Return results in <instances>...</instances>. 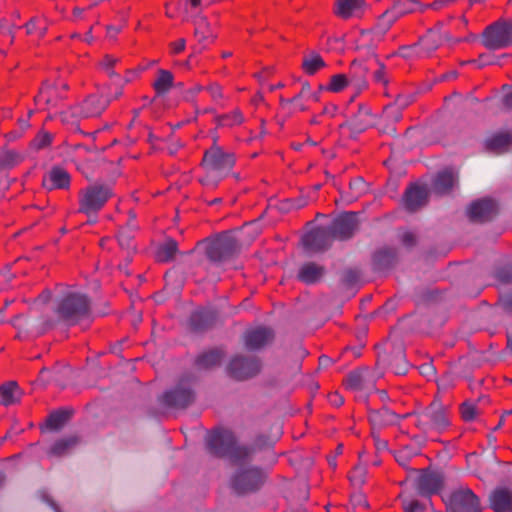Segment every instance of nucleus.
I'll return each mask as SVG.
<instances>
[{"mask_svg": "<svg viewBox=\"0 0 512 512\" xmlns=\"http://www.w3.org/2000/svg\"><path fill=\"white\" fill-rule=\"evenodd\" d=\"M271 445H272V443H271L269 437H267L265 435L257 436L254 441V446L257 447L258 449L270 447Z\"/></svg>", "mask_w": 512, "mask_h": 512, "instance_id": "60", "label": "nucleus"}, {"mask_svg": "<svg viewBox=\"0 0 512 512\" xmlns=\"http://www.w3.org/2000/svg\"><path fill=\"white\" fill-rule=\"evenodd\" d=\"M373 77L376 82H381L384 85L388 84V80L385 77V67L381 63H379V68L374 72Z\"/></svg>", "mask_w": 512, "mask_h": 512, "instance_id": "59", "label": "nucleus"}, {"mask_svg": "<svg viewBox=\"0 0 512 512\" xmlns=\"http://www.w3.org/2000/svg\"><path fill=\"white\" fill-rule=\"evenodd\" d=\"M429 200V190L425 185L410 184L403 195L404 206L409 212H416Z\"/></svg>", "mask_w": 512, "mask_h": 512, "instance_id": "17", "label": "nucleus"}, {"mask_svg": "<svg viewBox=\"0 0 512 512\" xmlns=\"http://www.w3.org/2000/svg\"><path fill=\"white\" fill-rule=\"evenodd\" d=\"M414 101V97L412 95H398L393 102L395 106H398L399 109L403 111L406 107L412 104Z\"/></svg>", "mask_w": 512, "mask_h": 512, "instance_id": "54", "label": "nucleus"}, {"mask_svg": "<svg viewBox=\"0 0 512 512\" xmlns=\"http://www.w3.org/2000/svg\"><path fill=\"white\" fill-rule=\"evenodd\" d=\"M329 402L334 406H341L344 403V399L338 392H333L328 395Z\"/></svg>", "mask_w": 512, "mask_h": 512, "instance_id": "64", "label": "nucleus"}, {"mask_svg": "<svg viewBox=\"0 0 512 512\" xmlns=\"http://www.w3.org/2000/svg\"><path fill=\"white\" fill-rule=\"evenodd\" d=\"M287 204H290V207H292V208L300 209V208L305 207L308 204V199H307V197L301 196L294 200H288Z\"/></svg>", "mask_w": 512, "mask_h": 512, "instance_id": "61", "label": "nucleus"}, {"mask_svg": "<svg viewBox=\"0 0 512 512\" xmlns=\"http://www.w3.org/2000/svg\"><path fill=\"white\" fill-rule=\"evenodd\" d=\"M417 9L423 12L426 6H423L417 0H396L393 2L392 7L379 17L378 26H382L383 31H387L397 19L413 13Z\"/></svg>", "mask_w": 512, "mask_h": 512, "instance_id": "12", "label": "nucleus"}, {"mask_svg": "<svg viewBox=\"0 0 512 512\" xmlns=\"http://www.w3.org/2000/svg\"><path fill=\"white\" fill-rule=\"evenodd\" d=\"M420 43L425 49V51H434L438 48L440 44V36L436 31L430 29L423 37L420 38Z\"/></svg>", "mask_w": 512, "mask_h": 512, "instance_id": "41", "label": "nucleus"}, {"mask_svg": "<svg viewBox=\"0 0 512 512\" xmlns=\"http://www.w3.org/2000/svg\"><path fill=\"white\" fill-rule=\"evenodd\" d=\"M55 312L59 320L73 326L90 316L91 300L86 294L68 292L58 301Z\"/></svg>", "mask_w": 512, "mask_h": 512, "instance_id": "3", "label": "nucleus"}, {"mask_svg": "<svg viewBox=\"0 0 512 512\" xmlns=\"http://www.w3.org/2000/svg\"><path fill=\"white\" fill-rule=\"evenodd\" d=\"M365 468L362 466H355L349 474L350 482L355 486H361L365 481Z\"/></svg>", "mask_w": 512, "mask_h": 512, "instance_id": "47", "label": "nucleus"}, {"mask_svg": "<svg viewBox=\"0 0 512 512\" xmlns=\"http://www.w3.org/2000/svg\"><path fill=\"white\" fill-rule=\"evenodd\" d=\"M19 387L15 381L0 386V404L8 406L19 401Z\"/></svg>", "mask_w": 512, "mask_h": 512, "instance_id": "32", "label": "nucleus"}, {"mask_svg": "<svg viewBox=\"0 0 512 512\" xmlns=\"http://www.w3.org/2000/svg\"><path fill=\"white\" fill-rule=\"evenodd\" d=\"M491 508L495 512H512V491L497 488L490 496Z\"/></svg>", "mask_w": 512, "mask_h": 512, "instance_id": "25", "label": "nucleus"}, {"mask_svg": "<svg viewBox=\"0 0 512 512\" xmlns=\"http://www.w3.org/2000/svg\"><path fill=\"white\" fill-rule=\"evenodd\" d=\"M116 62H117L116 58H113L109 55H105L103 60L101 61V66L108 71L110 76H112L114 73L111 69L116 64Z\"/></svg>", "mask_w": 512, "mask_h": 512, "instance_id": "58", "label": "nucleus"}, {"mask_svg": "<svg viewBox=\"0 0 512 512\" xmlns=\"http://www.w3.org/2000/svg\"><path fill=\"white\" fill-rule=\"evenodd\" d=\"M512 144V134L509 132L494 135L488 142L490 150H503Z\"/></svg>", "mask_w": 512, "mask_h": 512, "instance_id": "38", "label": "nucleus"}, {"mask_svg": "<svg viewBox=\"0 0 512 512\" xmlns=\"http://www.w3.org/2000/svg\"><path fill=\"white\" fill-rule=\"evenodd\" d=\"M22 161V156L12 150L3 152L0 155V169H11Z\"/></svg>", "mask_w": 512, "mask_h": 512, "instance_id": "40", "label": "nucleus"}, {"mask_svg": "<svg viewBox=\"0 0 512 512\" xmlns=\"http://www.w3.org/2000/svg\"><path fill=\"white\" fill-rule=\"evenodd\" d=\"M367 69L361 63L353 61L350 67V75L352 80L361 81L365 78Z\"/></svg>", "mask_w": 512, "mask_h": 512, "instance_id": "48", "label": "nucleus"}, {"mask_svg": "<svg viewBox=\"0 0 512 512\" xmlns=\"http://www.w3.org/2000/svg\"><path fill=\"white\" fill-rule=\"evenodd\" d=\"M205 89L210 93L213 100H219L223 96L221 87L216 83L210 84Z\"/></svg>", "mask_w": 512, "mask_h": 512, "instance_id": "57", "label": "nucleus"}, {"mask_svg": "<svg viewBox=\"0 0 512 512\" xmlns=\"http://www.w3.org/2000/svg\"><path fill=\"white\" fill-rule=\"evenodd\" d=\"M345 385L347 388L352 390H360L363 385V377L360 372L353 371L349 373L345 380Z\"/></svg>", "mask_w": 512, "mask_h": 512, "instance_id": "46", "label": "nucleus"}, {"mask_svg": "<svg viewBox=\"0 0 512 512\" xmlns=\"http://www.w3.org/2000/svg\"><path fill=\"white\" fill-rule=\"evenodd\" d=\"M178 251V244L175 240L169 239L161 245L157 251L156 258L159 262L172 261Z\"/></svg>", "mask_w": 512, "mask_h": 512, "instance_id": "36", "label": "nucleus"}, {"mask_svg": "<svg viewBox=\"0 0 512 512\" xmlns=\"http://www.w3.org/2000/svg\"><path fill=\"white\" fill-rule=\"evenodd\" d=\"M459 411L461 418L465 422L473 421L479 414L477 405L470 401L463 402L459 407Z\"/></svg>", "mask_w": 512, "mask_h": 512, "instance_id": "42", "label": "nucleus"}, {"mask_svg": "<svg viewBox=\"0 0 512 512\" xmlns=\"http://www.w3.org/2000/svg\"><path fill=\"white\" fill-rule=\"evenodd\" d=\"M323 86L320 85L318 90L317 91H314V92H310L305 98L307 100V103L306 104H300L299 105V108L301 111H305L309 108V103L310 102H318L320 100V93L322 92L323 90Z\"/></svg>", "mask_w": 512, "mask_h": 512, "instance_id": "52", "label": "nucleus"}, {"mask_svg": "<svg viewBox=\"0 0 512 512\" xmlns=\"http://www.w3.org/2000/svg\"><path fill=\"white\" fill-rule=\"evenodd\" d=\"M235 162L234 153L225 151L216 144L214 139L213 145L205 151L201 161V166L207 170V174L200 179V183L206 187H217L227 172L233 168Z\"/></svg>", "mask_w": 512, "mask_h": 512, "instance_id": "2", "label": "nucleus"}, {"mask_svg": "<svg viewBox=\"0 0 512 512\" xmlns=\"http://www.w3.org/2000/svg\"><path fill=\"white\" fill-rule=\"evenodd\" d=\"M70 184V175L60 167H53L48 177L43 180V186L48 190L66 189Z\"/></svg>", "mask_w": 512, "mask_h": 512, "instance_id": "27", "label": "nucleus"}, {"mask_svg": "<svg viewBox=\"0 0 512 512\" xmlns=\"http://www.w3.org/2000/svg\"><path fill=\"white\" fill-rule=\"evenodd\" d=\"M25 27L28 34L37 32L39 37H43L48 29V19L43 15L33 17Z\"/></svg>", "mask_w": 512, "mask_h": 512, "instance_id": "37", "label": "nucleus"}, {"mask_svg": "<svg viewBox=\"0 0 512 512\" xmlns=\"http://www.w3.org/2000/svg\"><path fill=\"white\" fill-rule=\"evenodd\" d=\"M397 420L398 415L385 407L379 410H372L369 413V421L372 430L394 425L397 423Z\"/></svg>", "mask_w": 512, "mask_h": 512, "instance_id": "26", "label": "nucleus"}, {"mask_svg": "<svg viewBox=\"0 0 512 512\" xmlns=\"http://www.w3.org/2000/svg\"><path fill=\"white\" fill-rule=\"evenodd\" d=\"M333 241L329 228L323 226L315 227L302 237L304 248L312 252L327 250Z\"/></svg>", "mask_w": 512, "mask_h": 512, "instance_id": "15", "label": "nucleus"}, {"mask_svg": "<svg viewBox=\"0 0 512 512\" xmlns=\"http://www.w3.org/2000/svg\"><path fill=\"white\" fill-rule=\"evenodd\" d=\"M326 63L322 59V57L312 52L310 55L305 56L302 62V69L308 75H314L321 68H324Z\"/></svg>", "mask_w": 512, "mask_h": 512, "instance_id": "35", "label": "nucleus"}, {"mask_svg": "<svg viewBox=\"0 0 512 512\" xmlns=\"http://www.w3.org/2000/svg\"><path fill=\"white\" fill-rule=\"evenodd\" d=\"M170 47L172 49V53H174V54H178V53L182 52L185 49V39L182 38L175 42H172L170 44Z\"/></svg>", "mask_w": 512, "mask_h": 512, "instance_id": "63", "label": "nucleus"}, {"mask_svg": "<svg viewBox=\"0 0 512 512\" xmlns=\"http://www.w3.org/2000/svg\"><path fill=\"white\" fill-rule=\"evenodd\" d=\"M173 79V74L170 71L160 69L158 71V77L153 83V88L157 95H162L169 91L173 86Z\"/></svg>", "mask_w": 512, "mask_h": 512, "instance_id": "34", "label": "nucleus"}, {"mask_svg": "<svg viewBox=\"0 0 512 512\" xmlns=\"http://www.w3.org/2000/svg\"><path fill=\"white\" fill-rule=\"evenodd\" d=\"M404 246L412 248L417 244V238L412 232H405L401 239Z\"/></svg>", "mask_w": 512, "mask_h": 512, "instance_id": "56", "label": "nucleus"}, {"mask_svg": "<svg viewBox=\"0 0 512 512\" xmlns=\"http://www.w3.org/2000/svg\"><path fill=\"white\" fill-rule=\"evenodd\" d=\"M451 422L447 408L432 403L427 409L426 413L419 420V426L425 433H442L445 431Z\"/></svg>", "mask_w": 512, "mask_h": 512, "instance_id": "10", "label": "nucleus"}, {"mask_svg": "<svg viewBox=\"0 0 512 512\" xmlns=\"http://www.w3.org/2000/svg\"><path fill=\"white\" fill-rule=\"evenodd\" d=\"M483 45L491 50L509 46L512 43V22L499 20L488 26L482 35Z\"/></svg>", "mask_w": 512, "mask_h": 512, "instance_id": "9", "label": "nucleus"}, {"mask_svg": "<svg viewBox=\"0 0 512 512\" xmlns=\"http://www.w3.org/2000/svg\"><path fill=\"white\" fill-rule=\"evenodd\" d=\"M108 104L109 100L102 95L91 94L80 105V115L83 117L99 116Z\"/></svg>", "mask_w": 512, "mask_h": 512, "instance_id": "23", "label": "nucleus"}, {"mask_svg": "<svg viewBox=\"0 0 512 512\" xmlns=\"http://www.w3.org/2000/svg\"><path fill=\"white\" fill-rule=\"evenodd\" d=\"M194 36L197 38L200 44H206L212 42L216 35L211 29L210 23L206 17H197L194 21Z\"/></svg>", "mask_w": 512, "mask_h": 512, "instance_id": "30", "label": "nucleus"}, {"mask_svg": "<svg viewBox=\"0 0 512 512\" xmlns=\"http://www.w3.org/2000/svg\"><path fill=\"white\" fill-rule=\"evenodd\" d=\"M403 508L405 512H425V506L418 500L403 501Z\"/></svg>", "mask_w": 512, "mask_h": 512, "instance_id": "53", "label": "nucleus"}, {"mask_svg": "<svg viewBox=\"0 0 512 512\" xmlns=\"http://www.w3.org/2000/svg\"><path fill=\"white\" fill-rule=\"evenodd\" d=\"M443 483V476L440 473L425 471L419 477L418 488L421 495L428 496L439 493Z\"/></svg>", "mask_w": 512, "mask_h": 512, "instance_id": "22", "label": "nucleus"}, {"mask_svg": "<svg viewBox=\"0 0 512 512\" xmlns=\"http://www.w3.org/2000/svg\"><path fill=\"white\" fill-rule=\"evenodd\" d=\"M113 196V189L108 184L94 183L80 191L79 213L90 215L100 211Z\"/></svg>", "mask_w": 512, "mask_h": 512, "instance_id": "6", "label": "nucleus"}, {"mask_svg": "<svg viewBox=\"0 0 512 512\" xmlns=\"http://www.w3.org/2000/svg\"><path fill=\"white\" fill-rule=\"evenodd\" d=\"M325 274V268L315 262H307L302 265L298 272V279L305 284L319 282Z\"/></svg>", "mask_w": 512, "mask_h": 512, "instance_id": "29", "label": "nucleus"}, {"mask_svg": "<svg viewBox=\"0 0 512 512\" xmlns=\"http://www.w3.org/2000/svg\"><path fill=\"white\" fill-rule=\"evenodd\" d=\"M274 338L275 333L272 328L259 326L245 332L244 343L248 350L254 351L272 343Z\"/></svg>", "mask_w": 512, "mask_h": 512, "instance_id": "18", "label": "nucleus"}, {"mask_svg": "<svg viewBox=\"0 0 512 512\" xmlns=\"http://www.w3.org/2000/svg\"><path fill=\"white\" fill-rule=\"evenodd\" d=\"M78 436H70L56 441L50 448L49 453L56 457H62L68 454L78 443Z\"/></svg>", "mask_w": 512, "mask_h": 512, "instance_id": "33", "label": "nucleus"}, {"mask_svg": "<svg viewBox=\"0 0 512 512\" xmlns=\"http://www.w3.org/2000/svg\"><path fill=\"white\" fill-rule=\"evenodd\" d=\"M73 409H58L51 412L46 419V427L50 430H59L72 417Z\"/></svg>", "mask_w": 512, "mask_h": 512, "instance_id": "31", "label": "nucleus"}, {"mask_svg": "<svg viewBox=\"0 0 512 512\" xmlns=\"http://www.w3.org/2000/svg\"><path fill=\"white\" fill-rule=\"evenodd\" d=\"M195 377L191 373L183 374L177 384L165 391L159 398L160 403L169 409L184 410L195 401V392L192 384Z\"/></svg>", "mask_w": 512, "mask_h": 512, "instance_id": "4", "label": "nucleus"}, {"mask_svg": "<svg viewBox=\"0 0 512 512\" xmlns=\"http://www.w3.org/2000/svg\"><path fill=\"white\" fill-rule=\"evenodd\" d=\"M311 92L309 83H304L302 85L301 91L298 95L294 96L290 101L291 102H297L301 98H305L309 93Z\"/></svg>", "mask_w": 512, "mask_h": 512, "instance_id": "62", "label": "nucleus"}, {"mask_svg": "<svg viewBox=\"0 0 512 512\" xmlns=\"http://www.w3.org/2000/svg\"><path fill=\"white\" fill-rule=\"evenodd\" d=\"M133 238H134V234H133L132 230L129 228H123L120 230V232L118 234L119 245L125 249H133L134 248Z\"/></svg>", "mask_w": 512, "mask_h": 512, "instance_id": "45", "label": "nucleus"}, {"mask_svg": "<svg viewBox=\"0 0 512 512\" xmlns=\"http://www.w3.org/2000/svg\"><path fill=\"white\" fill-rule=\"evenodd\" d=\"M234 433L225 428H215L208 433L206 446L209 453L217 458L228 457L233 465H242L251 460L255 448L237 446Z\"/></svg>", "mask_w": 512, "mask_h": 512, "instance_id": "1", "label": "nucleus"}, {"mask_svg": "<svg viewBox=\"0 0 512 512\" xmlns=\"http://www.w3.org/2000/svg\"><path fill=\"white\" fill-rule=\"evenodd\" d=\"M239 251L237 240L228 232L217 235L214 239L206 240L205 254L214 263L227 261Z\"/></svg>", "mask_w": 512, "mask_h": 512, "instance_id": "7", "label": "nucleus"}, {"mask_svg": "<svg viewBox=\"0 0 512 512\" xmlns=\"http://www.w3.org/2000/svg\"><path fill=\"white\" fill-rule=\"evenodd\" d=\"M267 480L266 472L257 466L239 468L230 479V487L237 495L255 493Z\"/></svg>", "mask_w": 512, "mask_h": 512, "instance_id": "5", "label": "nucleus"}, {"mask_svg": "<svg viewBox=\"0 0 512 512\" xmlns=\"http://www.w3.org/2000/svg\"><path fill=\"white\" fill-rule=\"evenodd\" d=\"M359 279V274L357 271L355 270H352V269H349V270H346L344 273H343V276H342V282L347 286V287H351L353 286Z\"/></svg>", "mask_w": 512, "mask_h": 512, "instance_id": "51", "label": "nucleus"}, {"mask_svg": "<svg viewBox=\"0 0 512 512\" xmlns=\"http://www.w3.org/2000/svg\"><path fill=\"white\" fill-rule=\"evenodd\" d=\"M382 117L386 121L398 122L402 119V110L393 103L388 104L383 109Z\"/></svg>", "mask_w": 512, "mask_h": 512, "instance_id": "43", "label": "nucleus"}, {"mask_svg": "<svg viewBox=\"0 0 512 512\" xmlns=\"http://www.w3.org/2000/svg\"><path fill=\"white\" fill-rule=\"evenodd\" d=\"M348 85V79L344 74L333 75L327 87L332 92H340Z\"/></svg>", "mask_w": 512, "mask_h": 512, "instance_id": "44", "label": "nucleus"}, {"mask_svg": "<svg viewBox=\"0 0 512 512\" xmlns=\"http://www.w3.org/2000/svg\"><path fill=\"white\" fill-rule=\"evenodd\" d=\"M215 121L217 126L232 127L234 125H240L244 121V118L239 110H235L230 114L216 116Z\"/></svg>", "mask_w": 512, "mask_h": 512, "instance_id": "39", "label": "nucleus"}, {"mask_svg": "<svg viewBox=\"0 0 512 512\" xmlns=\"http://www.w3.org/2000/svg\"><path fill=\"white\" fill-rule=\"evenodd\" d=\"M262 363L260 358L256 356H234L226 370L228 375L238 381H244L255 377L261 371Z\"/></svg>", "mask_w": 512, "mask_h": 512, "instance_id": "8", "label": "nucleus"}, {"mask_svg": "<svg viewBox=\"0 0 512 512\" xmlns=\"http://www.w3.org/2000/svg\"><path fill=\"white\" fill-rule=\"evenodd\" d=\"M498 213V203L490 197H484L473 201L467 210V216L473 223H486L492 221Z\"/></svg>", "mask_w": 512, "mask_h": 512, "instance_id": "13", "label": "nucleus"}, {"mask_svg": "<svg viewBox=\"0 0 512 512\" xmlns=\"http://www.w3.org/2000/svg\"><path fill=\"white\" fill-rule=\"evenodd\" d=\"M398 262V252L394 247H382L372 255V268L375 272H387Z\"/></svg>", "mask_w": 512, "mask_h": 512, "instance_id": "20", "label": "nucleus"}, {"mask_svg": "<svg viewBox=\"0 0 512 512\" xmlns=\"http://www.w3.org/2000/svg\"><path fill=\"white\" fill-rule=\"evenodd\" d=\"M365 7V0H336L334 14L344 20L351 17H361Z\"/></svg>", "mask_w": 512, "mask_h": 512, "instance_id": "21", "label": "nucleus"}, {"mask_svg": "<svg viewBox=\"0 0 512 512\" xmlns=\"http://www.w3.org/2000/svg\"><path fill=\"white\" fill-rule=\"evenodd\" d=\"M52 135L48 132L39 133L33 140V145L37 149H42L51 144Z\"/></svg>", "mask_w": 512, "mask_h": 512, "instance_id": "49", "label": "nucleus"}, {"mask_svg": "<svg viewBox=\"0 0 512 512\" xmlns=\"http://www.w3.org/2000/svg\"><path fill=\"white\" fill-rule=\"evenodd\" d=\"M457 184L458 172L452 167H447L434 177L432 191L440 196L448 195Z\"/></svg>", "mask_w": 512, "mask_h": 512, "instance_id": "19", "label": "nucleus"}, {"mask_svg": "<svg viewBox=\"0 0 512 512\" xmlns=\"http://www.w3.org/2000/svg\"><path fill=\"white\" fill-rule=\"evenodd\" d=\"M446 512H482L479 497L469 488H459L449 497Z\"/></svg>", "mask_w": 512, "mask_h": 512, "instance_id": "11", "label": "nucleus"}, {"mask_svg": "<svg viewBox=\"0 0 512 512\" xmlns=\"http://www.w3.org/2000/svg\"><path fill=\"white\" fill-rule=\"evenodd\" d=\"M496 278L501 283L512 284V266H506L497 270Z\"/></svg>", "mask_w": 512, "mask_h": 512, "instance_id": "50", "label": "nucleus"}, {"mask_svg": "<svg viewBox=\"0 0 512 512\" xmlns=\"http://www.w3.org/2000/svg\"><path fill=\"white\" fill-rule=\"evenodd\" d=\"M218 320V313L214 309L199 308L189 317V329L194 333H203L212 329Z\"/></svg>", "mask_w": 512, "mask_h": 512, "instance_id": "16", "label": "nucleus"}, {"mask_svg": "<svg viewBox=\"0 0 512 512\" xmlns=\"http://www.w3.org/2000/svg\"><path fill=\"white\" fill-rule=\"evenodd\" d=\"M69 89L68 84L63 83L59 88L49 85L47 82L43 83L38 95L35 97L37 104L45 103L46 105L57 106V103L53 101L52 94H56L58 98L65 99L66 93Z\"/></svg>", "mask_w": 512, "mask_h": 512, "instance_id": "24", "label": "nucleus"}, {"mask_svg": "<svg viewBox=\"0 0 512 512\" xmlns=\"http://www.w3.org/2000/svg\"><path fill=\"white\" fill-rule=\"evenodd\" d=\"M359 220L356 212H344L336 217L328 227L333 239L348 240L357 231Z\"/></svg>", "mask_w": 512, "mask_h": 512, "instance_id": "14", "label": "nucleus"}, {"mask_svg": "<svg viewBox=\"0 0 512 512\" xmlns=\"http://www.w3.org/2000/svg\"><path fill=\"white\" fill-rule=\"evenodd\" d=\"M225 351L222 348H212L197 356L195 365L201 369H212L221 364Z\"/></svg>", "mask_w": 512, "mask_h": 512, "instance_id": "28", "label": "nucleus"}, {"mask_svg": "<svg viewBox=\"0 0 512 512\" xmlns=\"http://www.w3.org/2000/svg\"><path fill=\"white\" fill-rule=\"evenodd\" d=\"M498 305L507 313H512V293L501 296Z\"/></svg>", "mask_w": 512, "mask_h": 512, "instance_id": "55", "label": "nucleus"}]
</instances>
